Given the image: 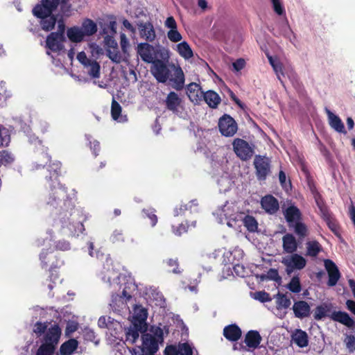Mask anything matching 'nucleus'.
<instances>
[{
	"instance_id": "1",
	"label": "nucleus",
	"mask_w": 355,
	"mask_h": 355,
	"mask_svg": "<svg viewBox=\"0 0 355 355\" xmlns=\"http://www.w3.org/2000/svg\"><path fill=\"white\" fill-rule=\"evenodd\" d=\"M47 204L57 207L62 202L64 206L66 207L65 211L70 212V217L69 218V229L74 234H78L83 233L85 230L84 225L81 221H75L76 216L79 215V212L74 209V205L72 202L71 198L67 194V188L60 183L58 186H53L51 189L47 200Z\"/></svg>"
},
{
	"instance_id": "2",
	"label": "nucleus",
	"mask_w": 355,
	"mask_h": 355,
	"mask_svg": "<svg viewBox=\"0 0 355 355\" xmlns=\"http://www.w3.org/2000/svg\"><path fill=\"white\" fill-rule=\"evenodd\" d=\"M158 83L168 84L176 91L184 87L185 76L181 67L175 63L166 64L164 60H157L155 71L152 73Z\"/></svg>"
},
{
	"instance_id": "3",
	"label": "nucleus",
	"mask_w": 355,
	"mask_h": 355,
	"mask_svg": "<svg viewBox=\"0 0 355 355\" xmlns=\"http://www.w3.org/2000/svg\"><path fill=\"white\" fill-rule=\"evenodd\" d=\"M62 335V329L58 324H51L40 338L35 355H53Z\"/></svg>"
},
{
	"instance_id": "4",
	"label": "nucleus",
	"mask_w": 355,
	"mask_h": 355,
	"mask_svg": "<svg viewBox=\"0 0 355 355\" xmlns=\"http://www.w3.org/2000/svg\"><path fill=\"white\" fill-rule=\"evenodd\" d=\"M40 260L41 261L42 267H50L49 271L51 275L49 276L50 280L55 283V281L58 279L57 274L54 275L53 270L60 268L64 265V261L60 259L58 253L55 252L53 249H43L40 254Z\"/></svg>"
},
{
	"instance_id": "5",
	"label": "nucleus",
	"mask_w": 355,
	"mask_h": 355,
	"mask_svg": "<svg viewBox=\"0 0 355 355\" xmlns=\"http://www.w3.org/2000/svg\"><path fill=\"white\" fill-rule=\"evenodd\" d=\"M136 51L142 61L148 64H152L151 73H153L155 71L157 61L160 60L156 58L157 53L155 47L148 42H141L138 44Z\"/></svg>"
},
{
	"instance_id": "6",
	"label": "nucleus",
	"mask_w": 355,
	"mask_h": 355,
	"mask_svg": "<svg viewBox=\"0 0 355 355\" xmlns=\"http://www.w3.org/2000/svg\"><path fill=\"white\" fill-rule=\"evenodd\" d=\"M232 146L234 153L241 160L247 161L252 157L254 150L245 140L236 138L233 141Z\"/></svg>"
},
{
	"instance_id": "7",
	"label": "nucleus",
	"mask_w": 355,
	"mask_h": 355,
	"mask_svg": "<svg viewBox=\"0 0 355 355\" xmlns=\"http://www.w3.org/2000/svg\"><path fill=\"white\" fill-rule=\"evenodd\" d=\"M218 128L222 135L232 137L237 132L238 125L234 118L225 114L219 119Z\"/></svg>"
},
{
	"instance_id": "8",
	"label": "nucleus",
	"mask_w": 355,
	"mask_h": 355,
	"mask_svg": "<svg viewBox=\"0 0 355 355\" xmlns=\"http://www.w3.org/2000/svg\"><path fill=\"white\" fill-rule=\"evenodd\" d=\"M256 175L259 180H265L270 173V160L268 157L256 155L254 159Z\"/></svg>"
},
{
	"instance_id": "9",
	"label": "nucleus",
	"mask_w": 355,
	"mask_h": 355,
	"mask_svg": "<svg viewBox=\"0 0 355 355\" xmlns=\"http://www.w3.org/2000/svg\"><path fill=\"white\" fill-rule=\"evenodd\" d=\"M65 40L62 31L52 32L46 37V47L53 52H60L64 49Z\"/></svg>"
},
{
	"instance_id": "10",
	"label": "nucleus",
	"mask_w": 355,
	"mask_h": 355,
	"mask_svg": "<svg viewBox=\"0 0 355 355\" xmlns=\"http://www.w3.org/2000/svg\"><path fill=\"white\" fill-rule=\"evenodd\" d=\"M282 263L286 267V272L289 275L295 269H303L306 266V261L302 256L293 253L290 257L284 258Z\"/></svg>"
},
{
	"instance_id": "11",
	"label": "nucleus",
	"mask_w": 355,
	"mask_h": 355,
	"mask_svg": "<svg viewBox=\"0 0 355 355\" xmlns=\"http://www.w3.org/2000/svg\"><path fill=\"white\" fill-rule=\"evenodd\" d=\"M60 0H41L33 9L34 16L51 14L60 5Z\"/></svg>"
},
{
	"instance_id": "12",
	"label": "nucleus",
	"mask_w": 355,
	"mask_h": 355,
	"mask_svg": "<svg viewBox=\"0 0 355 355\" xmlns=\"http://www.w3.org/2000/svg\"><path fill=\"white\" fill-rule=\"evenodd\" d=\"M159 343L151 334H144L141 347L143 355H155L159 349Z\"/></svg>"
},
{
	"instance_id": "13",
	"label": "nucleus",
	"mask_w": 355,
	"mask_h": 355,
	"mask_svg": "<svg viewBox=\"0 0 355 355\" xmlns=\"http://www.w3.org/2000/svg\"><path fill=\"white\" fill-rule=\"evenodd\" d=\"M262 338L259 331L250 330L245 335L243 343L245 346L241 345V348L245 351H252L259 347Z\"/></svg>"
},
{
	"instance_id": "14",
	"label": "nucleus",
	"mask_w": 355,
	"mask_h": 355,
	"mask_svg": "<svg viewBox=\"0 0 355 355\" xmlns=\"http://www.w3.org/2000/svg\"><path fill=\"white\" fill-rule=\"evenodd\" d=\"M139 36L148 42H153L156 38V33L150 21H140L137 24Z\"/></svg>"
},
{
	"instance_id": "15",
	"label": "nucleus",
	"mask_w": 355,
	"mask_h": 355,
	"mask_svg": "<svg viewBox=\"0 0 355 355\" xmlns=\"http://www.w3.org/2000/svg\"><path fill=\"white\" fill-rule=\"evenodd\" d=\"M324 267L328 273L327 285L334 286L336 285L340 277V272L336 263L331 259L324 260Z\"/></svg>"
},
{
	"instance_id": "16",
	"label": "nucleus",
	"mask_w": 355,
	"mask_h": 355,
	"mask_svg": "<svg viewBox=\"0 0 355 355\" xmlns=\"http://www.w3.org/2000/svg\"><path fill=\"white\" fill-rule=\"evenodd\" d=\"M292 309L295 317L300 319L309 317L311 312L309 304L304 300H298L295 302Z\"/></svg>"
},
{
	"instance_id": "17",
	"label": "nucleus",
	"mask_w": 355,
	"mask_h": 355,
	"mask_svg": "<svg viewBox=\"0 0 355 355\" xmlns=\"http://www.w3.org/2000/svg\"><path fill=\"white\" fill-rule=\"evenodd\" d=\"M187 94L189 100L194 104H199L202 101L204 91L200 85L196 83H191L187 87Z\"/></svg>"
},
{
	"instance_id": "18",
	"label": "nucleus",
	"mask_w": 355,
	"mask_h": 355,
	"mask_svg": "<svg viewBox=\"0 0 355 355\" xmlns=\"http://www.w3.org/2000/svg\"><path fill=\"white\" fill-rule=\"evenodd\" d=\"M181 103L182 99L175 92H170L164 100L166 108L175 114L179 112V107L181 105Z\"/></svg>"
},
{
	"instance_id": "19",
	"label": "nucleus",
	"mask_w": 355,
	"mask_h": 355,
	"mask_svg": "<svg viewBox=\"0 0 355 355\" xmlns=\"http://www.w3.org/2000/svg\"><path fill=\"white\" fill-rule=\"evenodd\" d=\"M223 334L227 340L236 342L241 338L242 331L237 324H231L224 327Z\"/></svg>"
},
{
	"instance_id": "20",
	"label": "nucleus",
	"mask_w": 355,
	"mask_h": 355,
	"mask_svg": "<svg viewBox=\"0 0 355 355\" xmlns=\"http://www.w3.org/2000/svg\"><path fill=\"white\" fill-rule=\"evenodd\" d=\"M261 207L270 214L276 213L279 208L278 200L272 195H267L263 197L261 200Z\"/></svg>"
},
{
	"instance_id": "21",
	"label": "nucleus",
	"mask_w": 355,
	"mask_h": 355,
	"mask_svg": "<svg viewBox=\"0 0 355 355\" xmlns=\"http://www.w3.org/2000/svg\"><path fill=\"white\" fill-rule=\"evenodd\" d=\"M284 216L289 227L293 226V224L302 220V214L300 210L294 205L289 206L286 209Z\"/></svg>"
},
{
	"instance_id": "22",
	"label": "nucleus",
	"mask_w": 355,
	"mask_h": 355,
	"mask_svg": "<svg viewBox=\"0 0 355 355\" xmlns=\"http://www.w3.org/2000/svg\"><path fill=\"white\" fill-rule=\"evenodd\" d=\"M329 318L335 322H340L347 327H352L354 324V320L345 311H336L331 313Z\"/></svg>"
},
{
	"instance_id": "23",
	"label": "nucleus",
	"mask_w": 355,
	"mask_h": 355,
	"mask_svg": "<svg viewBox=\"0 0 355 355\" xmlns=\"http://www.w3.org/2000/svg\"><path fill=\"white\" fill-rule=\"evenodd\" d=\"M282 247L285 252L288 254L294 253L298 247L295 237L290 233L286 234L282 237Z\"/></svg>"
},
{
	"instance_id": "24",
	"label": "nucleus",
	"mask_w": 355,
	"mask_h": 355,
	"mask_svg": "<svg viewBox=\"0 0 355 355\" xmlns=\"http://www.w3.org/2000/svg\"><path fill=\"white\" fill-rule=\"evenodd\" d=\"M204 100L207 105L212 109H216L221 103L220 96L214 90H207L204 92L202 96V101Z\"/></svg>"
},
{
	"instance_id": "25",
	"label": "nucleus",
	"mask_w": 355,
	"mask_h": 355,
	"mask_svg": "<svg viewBox=\"0 0 355 355\" xmlns=\"http://www.w3.org/2000/svg\"><path fill=\"white\" fill-rule=\"evenodd\" d=\"M41 19L40 25L42 30L49 31L54 28L57 21V17L51 14H44L43 15L35 16Z\"/></svg>"
},
{
	"instance_id": "26",
	"label": "nucleus",
	"mask_w": 355,
	"mask_h": 355,
	"mask_svg": "<svg viewBox=\"0 0 355 355\" xmlns=\"http://www.w3.org/2000/svg\"><path fill=\"white\" fill-rule=\"evenodd\" d=\"M292 340L300 347H306L309 344V338L306 331L296 329L291 336Z\"/></svg>"
},
{
	"instance_id": "27",
	"label": "nucleus",
	"mask_w": 355,
	"mask_h": 355,
	"mask_svg": "<svg viewBox=\"0 0 355 355\" xmlns=\"http://www.w3.org/2000/svg\"><path fill=\"white\" fill-rule=\"evenodd\" d=\"M146 329V327L133 322L132 327L128 328L126 332V340L132 343H135L139 336V333L145 331Z\"/></svg>"
},
{
	"instance_id": "28",
	"label": "nucleus",
	"mask_w": 355,
	"mask_h": 355,
	"mask_svg": "<svg viewBox=\"0 0 355 355\" xmlns=\"http://www.w3.org/2000/svg\"><path fill=\"white\" fill-rule=\"evenodd\" d=\"M327 112L329 120L330 126L338 132L345 134L347 132L345 130L344 124L342 122L341 119L337 115L334 114L327 109Z\"/></svg>"
},
{
	"instance_id": "29",
	"label": "nucleus",
	"mask_w": 355,
	"mask_h": 355,
	"mask_svg": "<svg viewBox=\"0 0 355 355\" xmlns=\"http://www.w3.org/2000/svg\"><path fill=\"white\" fill-rule=\"evenodd\" d=\"M78 345V343L74 338L65 341L60 347V355H71L76 350Z\"/></svg>"
},
{
	"instance_id": "30",
	"label": "nucleus",
	"mask_w": 355,
	"mask_h": 355,
	"mask_svg": "<svg viewBox=\"0 0 355 355\" xmlns=\"http://www.w3.org/2000/svg\"><path fill=\"white\" fill-rule=\"evenodd\" d=\"M69 40L75 43H78L84 40L85 35L82 29L78 26L69 28L67 31Z\"/></svg>"
},
{
	"instance_id": "31",
	"label": "nucleus",
	"mask_w": 355,
	"mask_h": 355,
	"mask_svg": "<svg viewBox=\"0 0 355 355\" xmlns=\"http://www.w3.org/2000/svg\"><path fill=\"white\" fill-rule=\"evenodd\" d=\"M331 311V304L323 303L315 307L313 313V318L315 320H321L325 317L329 318V313Z\"/></svg>"
},
{
	"instance_id": "32",
	"label": "nucleus",
	"mask_w": 355,
	"mask_h": 355,
	"mask_svg": "<svg viewBox=\"0 0 355 355\" xmlns=\"http://www.w3.org/2000/svg\"><path fill=\"white\" fill-rule=\"evenodd\" d=\"M85 36H91L94 35L98 30L96 24L90 19H85L82 23L80 28Z\"/></svg>"
},
{
	"instance_id": "33",
	"label": "nucleus",
	"mask_w": 355,
	"mask_h": 355,
	"mask_svg": "<svg viewBox=\"0 0 355 355\" xmlns=\"http://www.w3.org/2000/svg\"><path fill=\"white\" fill-rule=\"evenodd\" d=\"M148 317L147 310L143 307L137 306L135 310L134 323L139 324L141 326L146 327V319Z\"/></svg>"
},
{
	"instance_id": "34",
	"label": "nucleus",
	"mask_w": 355,
	"mask_h": 355,
	"mask_svg": "<svg viewBox=\"0 0 355 355\" xmlns=\"http://www.w3.org/2000/svg\"><path fill=\"white\" fill-rule=\"evenodd\" d=\"M178 53L185 60H189L193 56V53L189 44L184 41L177 45Z\"/></svg>"
},
{
	"instance_id": "35",
	"label": "nucleus",
	"mask_w": 355,
	"mask_h": 355,
	"mask_svg": "<svg viewBox=\"0 0 355 355\" xmlns=\"http://www.w3.org/2000/svg\"><path fill=\"white\" fill-rule=\"evenodd\" d=\"M150 332L153 336H155L156 340L162 344L164 342V334L165 332L166 334H168L169 327L168 326H164L162 329L159 327L152 326Z\"/></svg>"
},
{
	"instance_id": "36",
	"label": "nucleus",
	"mask_w": 355,
	"mask_h": 355,
	"mask_svg": "<svg viewBox=\"0 0 355 355\" xmlns=\"http://www.w3.org/2000/svg\"><path fill=\"white\" fill-rule=\"evenodd\" d=\"M85 67L88 68V74L94 78L100 77V64L95 60H92Z\"/></svg>"
},
{
	"instance_id": "37",
	"label": "nucleus",
	"mask_w": 355,
	"mask_h": 355,
	"mask_svg": "<svg viewBox=\"0 0 355 355\" xmlns=\"http://www.w3.org/2000/svg\"><path fill=\"white\" fill-rule=\"evenodd\" d=\"M322 250L320 244L317 241L306 243V253L309 256L316 257Z\"/></svg>"
},
{
	"instance_id": "38",
	"label": "nucleus",
	"mask_w": 355,
	"mask_h": 355,
	"mask_svg": "<svg viewBox=\"0 0 355 355\" xmlns=\"http://www.w3.org/2000/svg\"><path fill=\"white\" fill-rule=\"evenodd\" d=\"M291 227L294 228L295 233L301 239L305 238L309 234V230L307 226L301 220L293 224Z\"/></svg>"
},
{
	"instance_id": "39",
	"label": "nucleus",
	"mask_w": 355,
	"mask_h": 355,
	"mask_svg": "<svg viewBox=\"0 0 355 355\" xmlns=\"http://www.w3.org/2000/svg\"><path fill=\"white\" fill-rule=\"evenodd\" d=\"M243 225L249 232H254L258 228V223L254 216L247 215L243 218Z\"/></svg>"
},
{
	"instance_id": "40",
	"label": "nucleus",
	"mask_w": 355,
	"mask_h": 355,
	"mask_svg": "<svg viewBox=\"0 0 355 355\" xmlns=\"http://www.w3.org/2000/svg\"><path fill=\"white\" fill-rule=\"evenodd\" d=\"M289 291L294 293H298L302 290L300 279L298 276H294L291 278L290 282L287 285Z\"/></svg>"
},
{
	"instance_id": "41",
	"label": "nucleus",
	"mask_w": 355,
	"mask_h": 355,
	"mask_svg": "<svg viewBox=\"0 0 355 355\" xmlns=\"http://www.w3.org/2000/svg\"><path fill=\"white\" fill-rule=\"evenodd\" d=\"M122 107L120 104L113 98L111 105V116L114 121H117L121 116Z\"/></svg>"
},
{
	"instance_id": "42",
	"label": "nucleus",
	"mask_w": 355,
	"mask_h": 355,
	"mask_svg": "<svg viewBox=\"0 0 355 355\" xmlns=\"http://www.w3.org/2000/svg\"><path fill=\"white\" fill-rule=\"evenodd\" d=\"M327 223L328 227L336 236L340 234V226L337 220L332 216H329L324 220Z\"/></svg>"
},
{
	"instance_id": "43",
	"label": "nucleus",
	"mask_w": 355,
	"mask_h": 355,
	"mask_svg": "<svg viewBox=\"0 0 355 355\" xmlns=\"http://www.w3.org/2000/svg\"><path fill=\"white\" fill-rule=\"evenodd\" d=\"M107 57L114 63L119 64L123 59L122 58L120 51L117 49H112L107 50Z\"/></svg>"
},
{
	"instance_id": "44",
	"label": "nucleus",
	"mask_w": 355,
	"mask_h": 355,
	"mask_svg": "<svg viewBox=\"0 0 355 355\" xmlns=\"http://www.w3.org/2000/svg\"><path fill=\"white\" fill-rule=\"evenodd\" d=\"M291 304L290 298L285 294L278 293L277 295V305L278 308L287 309Z\"/></svg>"
},
{
	"instance_id": "45",
	"label": "nucleus",
	"mask_w": 355,
	"mask_h": 355,
	"mask_svg": "<svg viewBox=\"0 0 355 355\" xmlns=\"http://www.w3.org/2000/svg\"><path fill=\"white\" fill-rule=\"evenodd\" d=\"M125 238V234H123L122 230H115L110 236V239L114 243H119L121 242H124Z\"/></svg>"
},
{
	"instance_id": "46",
	"label": "nucleus",
	"mask_w": 355,
	"mask_h": 355,
	"mask_svg": "<svg viewBox=\"0 0 355 355\" xmlns=\"http://www.w3.org/2000/svg\"><path fill=\"white\" fill-rule=\"evenodd\" d=\"M49 327L45 322H37L34 325L33 332L37 335V337L43 336Z\"/></svg>"
},
{
	"instance_id": "47",
	"label": "nucleus",
	"mask_w": 355,
	"mask_h": 355,
	"mask_svg": "<svg viewBox=\"0 0 355 355\" xmlns=\"http://www.w3.org/2000/svg\"><path fill=\"white\" fill-rule=\"evenodd\" d=\"M142 212L144 214V217L150 219L151 226L154 227L157 223V217L155 214V210L154 209H144Z\"/></svg>"
},
{
	"instance_id": "48",
	"label": "nucleus",
	"mask_w": 355,
	"mask_h": 355,
	"mask_svg": "<svg viewBox=\"0 0 355 355\" xmlns=\"http://www.w3.org/2000/svg\"><path fill=\"white\" fill-rule=\"evenodd\" d=\"M168 40L172 42H178L182 40V35L177 29L169 30L167 33Z\"/></svg>"
},
{
	"instance_id": "49",
	"label": "nucleus",
	"mask_w": 355,
	"mask_h": 355,
	"mask_svg": "<svg viewBox=\"0 0 355 355\" xmlns=\"http://www.w3.org/2000/svg\"><path fill=\"white\" fill-rule=\"evenodd\" d=\"M70 243L66 240H60L55 241L54 243L53 250H61V251H67L70 249Z\"/></svg>"
},
{
	"instance_id": "50",
	"label": "nucleus",
	"mask_w": 355,
	"mask_h": 355,
	"mask_svg": "<svg viewBox=\"0 0 355 355\" xmlns=\"http://www.w3.org/2000/svg\"><path fill=\"white\" fill-rule=\"evenodd\" d=\"M189 224L187 222L181 223L178 226H173V232L177 236H181L182 234L186 233L189 229Z\"/></svg>"
},
{
	"instance_id": "51",
	"label": "nucleus",
	"mask_w": 355,
	"mask_h": 355,
	"mask_svg": "<svg viewBox=\"0 0 355 355\" xmlns=\"http://www.w3.org/2000/svg\"><path fill=\"white\" fill-rule=\"evenodd\" d=\"M254 298L261 302H268L272 300L269 293L266 291H258L254 293Z\"/></svg>"
},
{
	"instance_id": "52",
	"label": "nucleus",
	"mask_w": 355,
	"mask_h": 355,
	"mask_svg": "<svg viewBox=\"0 0 355 355\" xmlns=\"http://www.w3.org/2000/svg\"><path fill=\"white\" fill-rule=\"evenodd\" d=\"M14 159H15L11 153L6 150L2 152L0 159V162H1V164L4 165L9 164L12 163L14 162Z\"/></svg>"
},
{
	"instance_id": "53",
	"label": "nucleus",
	"mask_w": 355,
	"mask_h": 355,
	"mask_svg": "<svg viewBox=\"0 0 355 355\" xmlns=\"http://www.w3.org/2000/svg\"><path fill=\"white\" fill-rule=\"evenodd\" d=\"M178 351L179 355H193L192 348L187 343L180 345Z\"/></svg>"
},
{
	"instance_id": "54",
	"label": "nucleus",
	"mask_w": 355,
	"mask_h": 355,
	"mask_svg": "<svg viewBox=\"0 0 355 355\" xmlns=\"http://www.w3.org/2000/svg\"><path fill=\"white\" fill-rule=\"evenodd\" d=\"M53 169V173H51V175L48 180H55L58 181V177L60 174V166L59 164H53V166H51Z\"/></svg>"
},
{
	"instance_id": "55",
	"label": "nucleus",
	"mask_w": 355,
	"mask_h": 355,
	"mask_svg": "<svg viewBox=\"0 0 355 355\" xmlns=\"http://www.w3.org/2000/svg\"><path fill=\"white\" fill-rule=\"evenodd\" d=\"M315 202L320 209V213H321V216L323 220L327 218L328 217L331 216V213L329 211L327 207H325L324 205H322L319 200V199L316 198H315Z\"/></svg>"
},
{
	"instance_id": "56",
	"label": "nucleus",
	"mask_w": 355,
	"mask_h": 355,
	"mask_svg": "<svg viewBox=\"0 0 355 355\" xmlns=\"http://www.w3.org/2000/svg\"><path fill=\"white\" fill-rule=\"evenodd\" d=\"M274 11L279 15L284 13V8L280 2V0H271Z\"/></svg>"
},
{
	"instance_id": "57",
	"label": "nucleus",
	"mask_w": 355,
	"mask_h": 355,
	"mask_svg": "<svg viewBox=\"0 0 355 355\" xmlns=\"http://www.w3.org/2000/svg\"><path fill=\"white\" fill-rule=\"evenodd\" d=\"M347 348L349 349L350 352H354L355 351V336L353 335H349L346 337L345 339Z\"/></svg>"
},
{
	"instance_id": "58",
	"label": "nucleus",
	"mask_w": 355,
	"mask_h": 355,
	"mask_svg": "<svg viewBox=\"0 0 355 355\" xmlns=\"http://www.w3.org/2000/svg\"><path fill=\"white\" fill-rule=\"evenodd\" d=\"M120 44H121V50H122L123 53L125 55H126L128 57H129L130 55L128 52V47L129 46V42L124 34H122L121 36Z\"/></svg>"
},
{
	"instance_id": "59",
	"label": "nucleus",
	"mask_w": 355,
	"mask_h": 355,
	"mask_svg": "<svg viewBox=\"0 0 355 355\" xmlns=\"http://www.w3.org/2000/svg\"><path fill=\"white\" fill-rule=\"evenodd\" d=\"M69 0H60V8L61 12L65 15H69V13L71 11V5L68 3Z\"/></svg>"
},
{
	"instance_id": "60",
	"label": "nucleus",
	"mask_w": 355,
	"mask_h": 355,
	"mask_svg": "<svg viewBox=\"0 0 355 355\" xmlns=\"http://www.w3.org/2000/svg\"><path fill=\"white\" fill-rule=\"evenodd\" d=\"M245 60L243 58H239L232 63V66L235 71H239L245 67Z\"/></svg>"
},
{
	"instance_id": "61",
	"label": "nucleus",
	"mask_w": 355,
	"mask_h": 355,
	"mask_svg": "<svg viewBox=\"0 0 355 355\" xmlns=\"http://www.w3.org/2000/svg\"><path fill=\"white\" fill-rule=\"evenodd\" d=\"M77 59L84 67L87 66V64L92 60L88 58L84 51H81L78 53Z\"/></svg>"
},
{
	"instance_id": "62",
	"label": "nucleus",
	"mask_w": 355,
	"mask_h": 355,
	"mask_svg": "<svg viewBox=\"0 0 355 355\" xmlns=\"http://www.w3.org/2000/svg\"><path fill=\"white\" fill-rule=\"evenodd\" d=\"M167 265L172 268V272L173 273H180V270H178V259H170L167 261Z\"/></svg>"
},
{
	"instance_id": "63",
	"label": "nucleus",
	"mask_w": 355,
	"mask_h": 355,
	"mask_svg": "<svg viewBox=\"0 0 355 355\" xmlns=\"http://www.w3.org/2000/svg\"><path fill=\"white\" fill-rule=\"evenodd\" d=\"M164 25L166 28H170V30L177 29V28H178L176 21L174 19V17L172 16H170L166 18Z\"/></svg>"
},
{
	"instance_id": "64",
	"label": "nucleus",
	"mask_w": 355,
	"mask_h": 355,
	"mask_svg": "<svg viewBox=\"0 0 355 355\" xmlns=\"http://www.w3.org/2000/svg\"><path fill=\"white\" fill-rule=\"evenodd\" d=\"M165 355H179V351L174 345H168L164 350Z\"/></svg>"
}]
</instances>
